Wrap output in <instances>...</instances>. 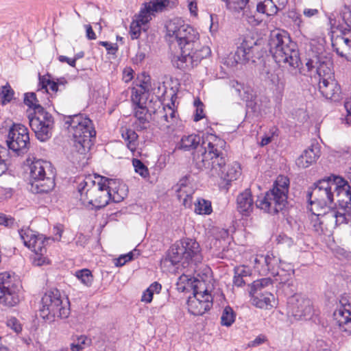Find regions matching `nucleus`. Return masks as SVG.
Listing matches in <instances>:
<instances>
[{"instance_id":"1","label":"nucleus","mask_w":351,"mask_h":351,"mask_svg":"<svg viewBox=\"0 0 351 351\" xmlns=\"http://www.w3.org/2000/svg\"><path fill=\"white\" fill-rule=\"evenodd\" d=\"M201 144V153L194 154L193 162L197 169L205 171L213 178H220L230 182L237 180L241 176V167L238 162L228 164V158L225 147L226 142L210 134L205 138L197 134L184 135L179 143V149L184 151L195 149Z\"/></svg>"},{"instance_id":"2","label":"nucleus","mask_w":351,"mask_h":351,"mask_svg":"<svg viewBox=\"0 0 351 351\" xmlns=\"http://www.w3.org/2000/svg\"><path fill=\"white\" fill-rule=\"evenodd\" d=\"M166 27L170 47H178L180 50V54L174 55L171 60L176 68L191 71L210 53L208 47L201 46L199 33L180 19L171 21Z\"/></svg>"},{"instance_id":"3","label":"nucleus","mask_w":351,"mask_h":351,"mask_svg":"<svg viewBox=\"0 0 351 351\" xmlns=\"http://www.w3.org/2000/svg\"><path fill=\"white\" fill-rule=\"evenodd\" d=\"M335 193L339 207L324 212L323 219L326 221H331L335 225L346 224L337 223L335 221L336 218L328 219L326 216L332 211L339 210L340 208H344L351 203V182L350 184L341 177L336 176L325 178L315 182L308 188L306 198L310 207L322 210L334 202Z\"/></svg>"},{"instance_id":"4","label":"nucleus","mask_w":351,"mask_h":351,"mask_svg":"<svg viewBox=\"0 0 351 351\" xmlns=\"http://www.w3.org/2000/svg\"><path fill=\"white\" fill-rule=\"evenodd\" d=\"M269 51L275 61L289 66L293 75L301 73L302 64L298 46L286 31L276 30L271 32L268 43Z\"/></svg>"},{"instance_id":"5","label":"nucleus","mask_w":351,"mask_h":351,"mask_svg":"<svg viewBox=\"0 0 351 351\" xmlns=\"http://www.w3.org/2000/svg\"><path fill=\"white\" fill-rule=\"evenodd\" d=\"M25 171H29V182L27 189L32 193H47L55 186L54 175L49 162L28 156L23 162Z\"/></svg>"},{"instance_id":"6","label":"nucleus","mask_w":351,"mask_h":351,"mask_svg":"<svg viewBox=\"0 0 351 351\" xmlns=\"http://www.w3.org/2000/svg\"><path fill=\"white\" fill-rule=\"evenodd\" d=\"M64 126L72 134L77 152L85 154L93 145L96 132L92 121L82 114L64 117Z\"/></svg>"},{"instance_id":"7","label":"nucleus","mask_w":351,"mask_h":351,"mask_svg":"<svg viewBox=\"0 0 351 351\" xmlns=\"http://www.w3.org/2000/svg\"><path fill=\"white\" fill-rule=\"evenodd\" d=\"M167 256L173 265H180L183 268L196 266L203 260L199 244L189 238H184L173 243Z\"/></svg>"},{"instance_id":"8","label":"nucleus","mask_w":351,"mask_h":351,"mask_svg":"<svg viewBox=\"0 0 351 351\" xmlns=\"http://www.w3.org/2000/svg\"><path fill=\"white\" fill-rule=\"evenodd\" d=\"M289 184V179L287 176H278L273 188L256 200V207L271 215L282 210L287 203Z\"/></svg>"},{"instance_id":"9","label":"nucleus","mask_w":351,"mask_h":351,"mask_svg":"<svg viewBox=\"0 0 351 351\" xmlns=\"http://www.w3.org/2000/svg\"><path fill=\"white\" fill-rule=\"evenodd\" d=\"M39 311L40 316L50 322L65 319L70 315V302L58 289H51L43 295Z\"/></svg>"},{"instance_id":"10","label":"nucleus","mask_w":351,"mask_h":351,"mask_svg":"<svg viewBox=\"0 0 351 351\" xmlns=\"http://www.w3.org/2000/svg\"><path fill=\"white\" fill-rule=\"evenodd\" d=\"M99 180L97 182V190L93 195V198L99 201L98 197L100 196L101 192L106 194V201L104 204H95L93 202H87L85 206H91L96 210L105 207L112 200L114 202H120L126 195L125 191L121 188L119 182L114 179H110L106 177L97 176Z\"/></svg>"},{"instance_id":"11","label":"nucleus","mask_w":351,"mask_h":351,"mask_svg":"<svg viewBox=\"0 0 351 351\" xmlns=\"http://www.w3.org/2000/svg\"><path fill=\"white\" fill-rule=\"evenodd\" d=\"M28 119L29 125L39 141L44 142L51 138L53 118L43 106H37L34 112H29Z\"/></svg>"},{"instance_id":"12","label":"nucleus","mask_w":351,"mask_h":351,"mask_svg":"<svg viewBox=\"0 0 351 351\" xmlns=\"http://www.w3.org/2000/svg\"><path fill=\"white\" fill-rule=\"evenodd\" d=\"M21 281L10 274H0V304L14 306L20 302Z\"/></svg>"},{"instance_id":"13","label":"nucleus","mask_w":351,"mask_h":351,"mask_svg":"<svg viewBox=\"0 0 351 351\" xmlns=\"http://www.w3.org/2000/svg\"><path fill=\"white\" fill-rule=\"evenodd\" d=\"M263 54V47L259 40L252 36H246L237 47L233 58L236 63L245 64L250 61L255 62Z\"/></svg>"},{"instance_id":"14","label":"nucleus","mask_w":351,"mask_h":351,"mask_svg":"<svg viewBox=\"0 0 351 351\" xmlns=\"http://www.w3.org/2000/svg\"><path fill=\"white\" fill-rule=\"evenodd\" d=\"M97 177L92 175L79 176L76 178L75 182L76 183V189L80 195V200L83 204H86L87 202H93L95 204H104L106 201V194L101 192L99 197V201L93 198V195L98 189L97 182L95 180Z\"/></svg>"},{"instance_id":"15","label":"nucleus","mask_w":351,"mask_h":351,"mask_svg":"<svg viewBox=\"0 0 351 351\" xmlns=\"http://www.w3.org/2000/svg\"><path fill=\"white\" fill-rule=\"evenodd\" d=\"M288 312L295 320L311 319L315 310L312 301L302 295L294 294L288 299Z\"/></svg>"},{"instance_id":"16","label":"nucleus","mask_w":351,"mask_h":351,"mask_svg":"<svg viewBox=\"0 0 351 351\" xmlns=\"http://www.w3.org/2000/svg\"><path fill=\"white\" fill-rule=\"evenodd\" d=\"M174 102L163 105L154 112L153 120L157 127L167 133L173 132L178 122L177 112L174 109Z\"/></svg>"},{"instance_id":"17","label":"nucleus","mask_w":351,"mask_h":351,"mask_svg":"<svg viewBox=\"0 0 351 351\" xmlns=\"http://www.w3.org/2000/svg\"><path fill=\"white\" fill-rule=\"evenodd\" d=\"M23 245L32 250L31 261L34 265L42 266L49 263V259L44 256L46 252L45 241L40 237L29 232L23 234Z\"/></svg>"},{"instance_id":"18","label":"nucleus","mask_w":351,"mask_h":351,"mask_svg":"<svg viewBox=\"0 0 351 351\" xmlns=\"http://www.w3.org/2000/svg\"><path fill=\"white\" fill-rule=\"evenodd\" d=\"M176 1L152 0L148 3H145L143 7L141 8L136 21L142 25H145L155 16V12H162L167 8H172L176 5Z\"/></svg>"},{"instance_id":"19","label":"nucleus","mask_w":351,"mask_h":351,"mask_svg":"<svg viewBox=\"0 0 351 351\" xmlns=\"http://www.w3.org/2000/svg\"><path fill=\"white\" fill-rule=\"evenodd\" d=\"M332 66L333 63L331 58L324 55H318L310 58L306 63L308 71L315 69L319 81L334 77Z\"/></svg>"},{"instance_id":"20","label":"nucleus","mask_w":351,"mask_h":351,"mask_svg":"<svg viewBox=\"0 0 351 351\" xmlns=\"http://www.w3.org/2000/svg\"><path fill=\"white\" fill-rule=\"evenodd\" d=\"M351 299L342 297L339 306L333 313V317L341 331L351 335Z\"/></svg>"},{"instance_id":"21","label":"nucleus","mask_w":351,"mask_h":351,"mask_svg":"<svg viewBox=\"0 0 351 351\" xmlns=\"http://www.w3.org/2000/svg\"><path fill=\"white\" fill-rule=\"evenodd\" d=\"M319 91L326 99L338 101L341 99V87L335 77L319 81Z\"/></svg>"},{"instance_id":"22","label":"nucleus","mask_w":351,"mask_h":351,"mask_svg":"<svg viewBox=\"0 0 351 351\" xmlns=\"http://www.w3.org/2000/svg\"><path fill=\"white\" fill-rule=\"evenodd\" d=\"M230 86L234 88L240 98L246 102V105L248 108H252L254 111H256L258 109L256 96L250 87H245L243 84L235 80L230 82Z\"/></svg>"},{"instance_id":"23","label":"nucleus","mask_w":351,"mask_h":351,"mask_svg":"<svg viewBox=\"0 0 351 351\" xmlns=\"http://www.w3.org/2000/svg\"><path fill=\"white\" fill-rule=\"evenodd\" d=\"M268 280H263L261 283H256L254 285L255 291H253L254 295L251 297L252 304L257 308H267L269 306H273L274 302V295L271 292H265L264 294L259 292L260 287L268 285Z\"/></svg>"},{"instance_id":"24","label":"nucleus","mask_w":351,"mask_h":351,"mask_svg":"<svg viewBox=\"0 0 351 351\" xmlns=\"http://www.w3.org/2000/svg\"><path fill=\"white\" fill-rule=\"evenodd\" d=\"M294 269L291 264L281 263V265L274 271L271 275L274 277V281L282 286L292 287L293 285V276Z\"/></svg>"},{"instance_id":"25","label":"nucleus","mask_w":351,"mask_h":351,"mask_svg":"<svg viewBox=\"0 0 351 351\" xmlns=\"http://www.w3.org/2000/svg\"><path fill=\"white\" fill-rule=\"evenodd\" d=\"M21 129V124H14L9 131L6 141L9 150L16 156H20L22 152L21 145L22 142V134L20 132Z\"/></svg>"},{"instance_id":"26","label":"nucleus","mask_w":351,"mask_h":351,"mask_svg":"<svg viewBox=\"0 0 351 351\" xmlns=\"http://www.w3.org/2000/svg\"><path fill=\"white\" fill-rule=\"evenodd\" d=\"M237 210L243 216H249L254 208V200L250 189H245L237 198Z\"/></svg>"},{"instance_id":"27","label":"nucleus","mask_w":351,"mask_h":351,"mask_svg":"<svg viewBox=\"0 0 351 351\" xmlns=\"http://www.w3.org/2000/svg\"><path fill=\"white\" fill-rule=\"evenodd\" d=\"M320 156V149L317 145H311L305 149L296 159L295 163L300 168H306L315 162Z\"/></svg>"},{"instance_id":"28","label":"nucleus","mask_w":351,"mask_h":351,"mask_svg":"<svg viewBox=\"0 0 351 351\" xmlns=\"http://www.w3.org/2000/svg\"><path fill=\"white\" fill-rule=\"evenodd\" d=\"M213 306V303L208 299L204 301L199 300L195 297L190 296L187 300L189 312L194 315H202L209 311Z\"/></svg>"},{"instance_id":"29","label":"nucleus","mask_w":351,"mask_h":351,"mask_svg":"<svg viewBox=\"0 0 351 351\" xmlns=\"http://www.w3.org/2000/svg\"><path fill=\"white\" fill-rule=\"evenodd\" d=\"M348 178L351 182V169L348 172ZM328 219L336 218L337 223H346V224H351V203L347 204L344 208H340L339 210L332 211L326 216Z\"/></svg>"},{"instance_id":"30","label":"nucleus","mask_w":351,"mask_h":351,"mask_svg":"<svg viewBox=\"0 0 351 351\" xmlns=\"http://www.w3.org/2000/svg\"><path fill=\"white\" fill-rule=\"evenodd\" d=\"M185 180H181L175 186V191L180 202L185 208H189L192 205V190L186 184Z\"/></svg>"},{"instance_id":"31","label":"nucleus","mask_w":351,"mask_h":351,"mask_svg":"<svg viewBox=\"0 0 351 351\" xmlns=\"http://www.w3.org/2000/svg\"><path fill=\"white\" fill-rule=\"evenodd\" d=\"M332 47L339 56L351 60V38L337 36L335 43H332Z\"/></svg>"},{"instance_id":"32","label":"nucleus","mask_w":351,"mask_h":351,"mask_svg":"<svg viewBox=\"0 0 351 351\" xmlns=\"http://www.w3.org/2000/svg\"><path fill=\"white\" fill-rule=\"evenodd\" d=\"M147 113V110L145 107L141 106L139 104L136 105L134 108V116L136 120L133 123L135 130L141 131L147 129L149 124Z\"/></svg>"},{"instance_id":"33","label":"nucleus","mask_w":351,"mask_h":351,"mask_svg":"<svg viewBox=\"0 0 351 351\" xmlns=\"http://www.w3.org/2000/svg\"><path fill=\"white\" fill-rule=\"evenodd\" d=\"M121 132L128 148L132 152H135L138 145V135L134 130L127 128H121Z\"/></svg>"},{"instance_id":"34","label":"nucleus","mask_w":351,"mask_h":351,"mask_svg":"<svg viewBox=\"0 0 351 351\" xmlns=\"http://www.w3.org/2000/svg\"><path fill=\"white\" fill-rule=\"evenodd\" d=\"M192 288L193 291V297H195L199 300H208L211 303H213V298L211 294L206 289H205V284L204 282L199 281L198 280H194L192 282Z\"/></svg>"},{"instance_id":"35","label":"nucleus","mask_w":351,"mask_h":351,"mask_svg":"<svg viewBox=\"0 0 351 351\" xmlns=\"http://www.w3.org/2000/svg\"><path fill=\"white\" fill-rule=\"evenodd\" d=\"M92 339L86 335L73 336L70 343L71 351H80L90 348Z\"/></svg>"},{"instance_id":"36","label":"nucleus","mask_w":351,"mask_h":351,"mask_svg":"<svg viewBox=\"0 0 351 351\" xmlns=\"http://www.w3.org/2000/svg\"><path fill=\"white\" fill-rule=\"evenodd\" d=\"M308 210L312 213L314 215L315 218L312 219V223H313L314 230L317 232H319V231H322V224L324 223H330L331 225H334L335 226H337L338 225H335L331 221H324L323 219L324 213L319 212V209L315 208L314 207H308Z\"/></svg>"},{"instance_id":"37","label":"nucleus","mask_w":351,"mask_h":351,"mask_svg":"<svg viewBox=\"0 0 351 351\" xmlns=\"http://www.w3.org/2000/svg\"><path fill=\"white\" fill-rule=\"evenodd\" d=\"M263 259L265 264L267 265V267H269L271 274L282 263L280 258L272 252H267L265 254H263Z\"/></svg>"},{"instance_id":"38","label":"nucleus","mask_w":351,"mask_h":351,"mask_svg":"<svg viewBox=\"0 0 351 351\" xmlns=\"http://www.w3.org/2000/svg\"><path fill=\"white\" fill-rule=\"evenodd\" d=\"M254 269L260 275L265 276L270 274L269 267H267V264L265 263L263 259V254H256L253 258Z\"/></svg>"},{"instance_id":"39","label":"nucleus","mask_w":351,"mask_h":351,"mask_svg":"<svg viewBox=\"0 0 351 351\" xmlns=\"http://www.w3.org/2000/svg\"><path fill=\"white\" fill-rule=\"evenodd\" d=\"M235 317L236 314L234 310L230 306H226L221 316V324L222 326H230L234 322Z\"/></svg>"},{"instance_id":"40","label":"nucleus","mask_w":351,"mask_h":351,"mask_svg":"<svg viewBox=\"0 0 351 351\" xmlns=\"http://www.w3.org/2000/svg\"><path fill=\"white\" fill-rule=\"evenodd\" d=\"M14 91L8 83L1 86L0 90V100L1 105L5 106L11 102L14 99Z\"/></svg>"},{"instance_id":"41","label":"nucleus","mask_w":351,"mask_h":351,"mask_svg":"<svg viewBox=\"0 0 351 351\" xmlns=\"http://www.w3.org/2000/svg\"><path fill=\"white\" fill-rule=\"evenodd\" d=\"M195 212L199 215H208L212 212L211 203L204 199L195 204Z\"/></svg>"},{"instance_id":"42","label":"nucleus","mask_w":351,"mask_h":351,"mask_svg":"<svg viewBox=\"0 0 351 351\" xmlns=\"http://www.w3.org/2000/svg\"><path fill=\"white\" fill-rule=\"evenodd\" d=\"M75 276L87 287H90L93 281L91 271L88 269H83L75 272Z\"/></svg>"},{"instance_id":"43","label":"nucleus","mask_w":351,"mask_h":351,"mask_svg":"<svg viewBox=\"0 0 351 351\" xmlns=\"http://www.w3.org/2000/svg\"><path fill=\"white\" fill-rule=\"evenodd\" d=\"M248 1L249 0H225L227 8L231 11L237 12L243 10Z\"/></svg>"},{"instance_id":"44","label":"nucleus","mask_w":351,"mask_h":351,"mask_svg":"<svg viewBox=\"0 0 351 351\" xmlns=\"http://www.w3.org/2000/svg\"><path fill=\"white\" fill-rule=\"evenodd\" d=\"M132 165L136 173L139 174L143 178L149 177V169L141 160L134 158L132 160Z\"/></svg>"},{"instance_id":"45","label":"nucleus","mask_w":351,"mask_h":351,"mask_svg":"<svg viewBox=\"0 0 351 351\" xmlns=\"http://www.w3.org/2000/svg\"><path fill=\"white\" fill-rule=\"evenodd\" d=\"M23 103L29 107V112H34L37 106H41L38 104V101L34 93H25L23 98Z\"/></svg>"},{"instance_id":"46","label":"nucleus","mask_w":351,"mask_h":351,"mask_svg":"<svg viewBox=\"0 0 351 351\" xmlns=\"http://www.w3.org/2000/svg\"><path fill=\"white\" fill-rule=\"evenodd\" d=\"M263 280H268L269 281L267 282L268 285H264V286H263V287H261L258 288V289H260L259 292H261V293H263V294L265 292H270L269 289L271 288H272V280H271V279L270 278H264L256 280H255V281H254L252 282V284L251 285V287H250V296L254 295L253 291H255L254 285L256 283H261V282H263Z\"/></svg>"},{"instance_id":"47","label":"nucleus","mask_w":351,"mask_h":351,"mask_svg":"<svg viewBox=\"0 0 351 351\" xmlns=\"http://www.w3.org/2000/svg\"><path fill=\"white\" fill-rule=\"evenodd\" d=\"M343 21H344L345 27L342 26L341 32L343 35L351 32V12H346L343 14Z\"/></svg>"},{"instance_id":"48","label":"nucleus","mask_w":351,"mask_h":351,"mask_svg":"<svg viewBox=\"0 0 351 351\" xmlns=\"http://www.w3.org/2000/svg\"><path fill=\"white\" fill-rule=\"evenodd\" d=\"M141 23H138L136 21L132 22L130 25V34L132 40L137 39L141 35Z\"/></svg>"},{"instance_id":"49","label":"nucleus","mask_w":351,"mask_h":351,"mask_svg":"<svg viewBox=\"0 0 351 351\" xmlns=\"http://www.w3.org/2000/svg\"><path fill=\"white\" fill-rule=\"evenodd\" d=\"M195 105L196 106V110L193 120L197 122L202 119L205 114L204 112V104L200 100L195 101Z\"/></svg>"},{"instance_id":"50","label":"nucleus","mask_w":351,"mask_h":351,"mask_svg":"<svg viewBox=\"0 0 351 351\" xmlns=\"http://www.w3.org/2000/svg\"><path fill=\"white\" fill-rule=\"evenodd\" d=\"M38 80L40 90H44L45 92H48V86L51 81V75L47 73L45 75H40L39 74Z\"/></svg>"},{"instance_id":"51","label":"nucleus","mask_w":351,"mask_h":351,"mask_svg":"<svg viewBox=\"0 0 351 351\" xmlns=\"http://www.w3.org/2000/svg\"><path fill=\"white\" fill-rule=\"evenodd\" d=\"M7 326L12 329L16 333H19L22 330V326L20 322L15 317H10L7 321Z\"/></svg>"},{"instance_id":"52","label":"nucleus","mask_w":351,"mask_h":351,"mask_svg":"<svg viewBox=\"0 0 351 351\" xmlns=\"http://www.w3.org/2000/svg\"><path fill=\"white\" fill-rule=\"evenodd\" d=\"M15 224L14 219L10 216L0 213V225L8 228H13Z\"/></svg>"},{"instance_id":"53","label":"nucleus","mask_w":351,"mask_h":351,"mask_svg":"<svg viewBox=\"0 0 351 351\" xmlns=\"http://www.w3.org/2000/svg\"><path fill=\"white\" fill-rule=\"evenodd\" d=\"M133 259V252H129L126 254L121 255L118 258L115 260V265L117 267H121L124 265L128 261Z\"/></svg>"},{"instance_id":"54","label":"nucleus","mask_w":351,"mask_h":351,"mask_svg":"<svg viewBox=\"0 0 351 351\" xmlns=\"http://www.w3.org/2000/svg\"><path fill=\"white\" fill-rule=\"evenodd\" d=\"M267 10V15L271 16L277 13L279 7L275 3L274 0H265Z\"/></svg>"},{"instance_id":"55","label":"nucleus","mask_w":351,"mask_h":351,"mask_svg":"<svg viewBox=\"0 0 351 351\" xmlns=\"http://www.w3.org/2000/svg\"><path fill=\"white\" fill-rule=\"evenodd\" d=\"M277 240L278 243L286 244L288 246H291L293 243V239L285 234H280Z\"/></svg>"},{"instance_id":"56","label":"nucleus","mask_w":351,"mask_h":351,"mask_svg":"<svg viewBox=\"0 0 351 351\" xmlns=\"http://www.w3.org/2000/svg\"><path fill=\"white\" fill-rule=\"evenodd\" d=\"M98 44L105 47L109 53L114 54L117 51V47L116 46H113L111 43H109L107 41H99Z\"/></svg>"},{"instance_id":"57","label":"nucleus","mask_w":351,"mask_h":351,"mask_svg":"<svg viewBox=\"0 0 351 351\" xmlns=\"http://www.w3.org/2000/svg\"><path fill=\"white\" fill-rule=\"evenodd\" d=\"M153 293L148 289H147L142 295L141 301L146 303H150L153 299Z\"/></svg>"},{"instance_id":"58","label":"nucleus","mask_w":351,"mask_h":351,"mask_svg":"<svg viewBox=\"0 0 351 351\" xmlns=\"http://www.w3.org/2000/svg\"><path fill=\"white\" fill-rule=\"evenodd\" d=\"M266 341V337L264 335H259L256 337L254 340L249 343L250 347H256Z\"/></svg>"},{"instance_id":"59","label":"nucleus","mask_w":351,"mask_h":351,"mask_svg":"<svg viewBox=\"0 0 351 351\" xmlns=\"http://www.w3.org/2000/svg\"><path fill=\"white\" fill-rule=\"evenodd\" d=\"M63 232V226L61 224L56 225L53 227V233L55 234V240L60 241Z\"/></svg>"},{"instance_id":"60","label":"nucleus","mask_w":351,"mask_h":351,"mask_svg":"<svg viewBox=\"0 0 351 351\" xmlns=\"http://www.w3.org/2000/svg\"><path fill=\"white\" fill-rule=\"evenodd\" d=\"M133 78V70L130 68L125 69L123 73V80L128 82Z\"/></svg>"},{"instance_id":"61","label":"nucleus","mask_w":351,"mask_h":351,"mask_svg":"<svg viewBox=\"0 0 351 351\" xmlns=\"http://www.w3.org/2000/svg\"><path fill=\"white\" fill-rule=\"evenodd\" d=\"M58 58L60 62H66L72 67L75 66L76 62L74 58H69L65 56H60Z\"/></svg>"},{"instance_id":"62","label":"nucleus","mask_w":351,"mask_h":351,"mask_svg":"<svg viewBox=\"0 0 351 351\" xmlns=\"http://www.w3.org/2000/svg\"><path fill=\"white\" fill-rule=\"evenodd\" d=\"M86 32V37L89 40H95L97 38L96 34L93 30L92 27L90 25H85Z\"/></svg>"},{"instance_id":"63","label":"nucleus","mask_w":351,"mask_h":351,"mask_svg":"<svg viewBox=\"0 0 351 351\" xmlns=\"http://www.w3.org/2000/svg\"><path fill=\"white\" fill-rule=\"evenodd\" d=\"M147 289L150 290V291L152 292L153 294L154 293H159L162 289V286L160 283L154 282L152 284H151Z\"/></svg>"},{"instance_id":"64","label":"nucleus","mask_w":351,"mask_h":351,"mask_svg":"<svg viewBox=\"0 0 351 351\" xmlns=\"http://www.w3.org/2000/svg\"><path fill=\"white\" fill-rule=\"evenodd\" d=\"M256 10L259 13L266 14L267 15V10L266 7L265 0L260 1L256 5Z\"/></svg>"}]
</instances>
